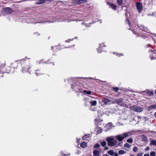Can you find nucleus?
Returning <instances> with one entry per match:
<instances>
[{"label":"nucleus","instance_id":"nucleus-16","mask_svg":"<svg viewBox=\"0 0 156 156\" xmlns=\"http://www.w3.org/2000/svg\"><path fill=\"white\" fill-rule=\"evenodd\" d=\"M100 153V152L98 151L95 150L93 151L94 156H99Z\"/></svg>","mask_w":156,"mask_h":156},{"label":"nucleus","instance_id":"nucleus-15","mask_svg":"<svg viewBox=\"0 0 156 156\" xmlns=\"http://www.w3.org/2000/svg\"><path fill=\"white\" fill-rule=\"evenodd\" d=\"M147 93V95H151L153 94V92L152 91H149L146 90L145 91H143L140 92L141 94H144V93Z\"/></svg>","mask_w":156,"mask_h":156},{"label":"nucleus","instance_id":"nucleus-30","mask_svg":"<svg viewBox=\"0 0 156 156\" xmlns=\"http://www.w3.org/2000/svg\"><path fill=\"white\" fill-rule=\"evenodd\" d=\"M117 2L119 5H121L122 4V0H117Z\"/></svg>","mask_w":156,"mask_h":156},{"label":"nucleus","instance_id":"nucleus-39","mask_svg":"<svg viewBox=\"0 0 156 156\" xmlns=\"http://www.w3.org/2000/svg\"><path fill=\"white\" fill-rule=\"evenodd\" d=\"M113 89L116 92L118 91L119 90V88L117 87H113Z\"/></svg>","mask_w":156,"mask_h":156},{"label":"nucleus","instance_id":"nucleus-17","mask_svg":"<svg viewBox=\"0 0 156 156\" xmlns=\"http://www.w3.org/2000/svg\"><path fill=\"white\" fill-rule=\"evenodd\" d=\"M148 108L149 110L156 108V104L151 105L150 106L148 107Z\"/></svg>","mask_w":156,"mask_h":156},{"label":"nucleus","instance_id":"nucleus-33","mask_svg":"<svg viewBox=\"0 0 156 156\" xmlns=\"http://www.w3.org/2000/svg\"><path fill=\"white\" fill-rule=\"evenodd\" d=\"M124 147L129 148L131 146L128 143H126L124 145Z\"/></svg>","mask_w":156,"mask_h":156},{"label":"nucleus","instance_id":"nucleus-12","mask_svg":"<svg viewBox=\"0 0 156 156\" xmlns=\"http://www.w3.org/2000/svg\"><path fill=\"white\" fill-rule=\"evenodd\" d=\"M116 142L117 140H116L113 141L108 142V144L109 146H112L116 144Z\"/></svg>","mask_w":156,"mask_h":156},{"label":"nucleus","instance_id":"nucleus-52","mask_svg":"<svg viewBox=\"0 0 156 156\" xmlns=\"http://www.w3.org/2000/svg\"><path fill=\"white\" fill-rule=\"evenodd\" d=\"M102 156H109L108 155H107V154H105L103 155Z\"/></svg>","mask_w":156,"mask_h":156},{"label":"nucleus","instance_id":"nucleus-54","mask_svg":"<svg viewBox=\"0 0 156 156\" xmlns=\"http://www.w3.org/2000/svg\"><path fill=\"white\" fill-rule=\"evenodd\" d=\"M46 1H49V2H51L52 1H53V0H46Z\"/></svg>","mask_w":156,"mask_h":156},{"label":"nucleus","instance_id":"nucleus-4","mask_svg":"<svg viewBox=\"0 0 156 156\" xmlns=\"http://www.w3.org/2000/svg\"><path fill=\"white\" fill-rule=\"evenodd\" d=\"M12 12V10L11 8L7 7L4 8L2 11V13L4 15L10 14Z\"/></svg>","mask_w":156,"mask_h":156},{"label":"nucleus","instance_id":"nucleus-43","mask_svg":"<svg viewBox=\"0 0 156 156\" xmlns=\"http://www.w3.org/2000/svg\"><path fill=\"white\" fill-rule=\"evenodd\" d=\"M114 156H118V154L117 153V152H116L114 154Z\"/></svg>","mask_w":156,"mask_h":156},{"label":"nucleus","instance_id":"nucleus-29","mask_svg":"<svg viewBox=\"0 0 156 156\" xmlns=\"http://www.w3.org/2000/svg\"><path fill=\"white\" fill-rule=\"evenodd\" d=\"M102 129H101L100 128H98L97 130V134H99L100 133H101L102 132Z\"/></svg>","mask_w":156,"mask_h":156},{"label":"nucleus","instance_id":"nucleus-36","mask_svg":"<svg viewBox=\"0 0 156 156\" xmlns=\"http://www.w3.org/2000/svg\"><path fill=\"white\" fill-rule=\"evenodd\" d=\"M140 27L141 30H144V31H145L144 30V29H145L143 25H140Z\"/></svg>","mask_w":156,"mask_h":156},{"label":"nucleus","instance_id":"nucleus-37","mask_svg":"<svg viewBox=\"0 0 156 156\" xmlns=\"http://www.w3.org/2000/svg\"><path fill=\"white\" fill-rule=\"evenodd\" d=\"M6 69L8 70H9L8 71L7 70L6 71V72L8 73H10V72L11 71V70H9V69H10V67H8L7 68H6Z\"/></svg>","mask_w":156,"mask_h":156},{"label":"nucleus","instance_id":"nucleus-34","mask_svg":"<svg viewBox=\"0 0 156 156\" xmlns=\"http://www.w3.org/2000/svg\"><path fill=\"white\" fill-rule=\"evenodd\" d=\"M138 150V149L137 147H134L133 149V151L134 152H137Z\"/></svg>","mask_w":156,"mask_h":156},{"label":"nucleus","instance_id":"nucleus-25","mask_svg":"<svg viewBox=\"0 0 156 156\" xmlns=\"http://www.w3.org/2000/svg\"><path fill=\"white\" fill-rule=\"evenodd\" d=\"M83 92L84 93L88 95H90L91 94V91H87L86 90H83Z\"/></svg>","mask_w":156,"mask_h":156},{"label":"nucleus","instance_id":"nucleus-21","mask_svg":"<svg viewBox=\"0 0 156 156\" xmlns=\"http://www.w3.org/2000/svg\"><path fill=\"white\" fill-rule=\"evenodd\" d=\"M87 146V144L86 143L83 142L80 144V146L83 148Z\"/></svg>","mask_w":156,"mask_h":156},{"label":"nucleus","instance_id":"nucleus-11","mask_svg":"<svg viewBox=\"0 0 156 156\" xmlns=\"http://www.w3.org/2000/svg\"><path fill=\"white\" fill-rule=\"evenodd\" d=\"M112 125L111 123H109L106 126V131H107L112 128Z\"/></svg>","mask_w":156,"mask_h":156},{"label":"nucleus","instance_id":"nucleus-32","mask_svg":"<svg viewBox=\"0 0 156 156\" xmlns=\"http://www.w3.org/2000/svg\"><path fill=\"white\" fill-rule=\"evenodd\" d=\"M127 142L129 143H132L133 141V140L132 138H130L129 139H128L127 140Z\"/></svg>","mask_w":156,"mask_h":156},{"label":"nucleus","instance_id":"nucleus-45","mask_svg":"<svg viewBox=\"0 0 156 156\" xmlns=\"http://www.w3.org/2000/svg\"><path fill=\"white\" fill-rule=\"evenodd\" d=\"M142 153H139L137 154V156H142Z\"/></svg>","mask_w":156,"mask_h":156},{"label":"nucleus","instance_id":"nucleus-23","mask_svg":"<svg viewBox=\"0 0 156 156\" xmlns=\"http://www.w3.org/2000/svg\"><path fill=\"white\" fill-rule=\"evenodd\" d=\"M109 5L113 9L115 10L116 9V7L115 5L112 3H109Z\"/></svg>","mask_w":156,"mask_h":156},{"label":"nucleus","instance_id":"nucleus-60","mask_svg":"<svg viewBox=\"0 0 156 156\" xmlns=\"http://www.w3.org/2000/svg\"><path fill=\"white\" fill-rule=\"evenodd\" d=\"M100 23H101V20H100Z\"/></svg>","mask_w":156,"mask_h":156},{"label":"nucleus","instance_id":"nucleus-64","mask_svg":"<svg viewBox=\"0 0 156 156\" xmlns=\"http://www.w3.org/2000/svg\"><path fill=\"white\" fill-rule=\"evenodd\" d=\"M27 59H29L30 58H27Z\"/></svg>","mask_w":156,"mask_h":156},{"label":"nucleus","instance_id":"nucleus-55","mask_svg":"<svg viewBox=\"0 0 156 156\" xmlns=\"http://www.w3.org/2000/svg\"><path fill=\"white\" fill-rule=\"evenodd\" d=\"M118 55L119 56H120V55L119 54H117V55Z\"/></svg>","mask_w":156,"mask_h":156},{"label":"nucleus","instance_id":"nucleus-35","mask_svg":"<svg viewBox=\"0 0 156 156\" xmlns=\"http://www.w3.org/2000/svg\"><path fill=\"white\" fill-rule=\"evenodd\" d=\"M156 153L154 151H152L150 153L151 156H155Z\"/></svg>","mask_w":156,"mask_h":156},{"label":"nucleus","instance_id":"nucleus-56","mask_svg":"<svg viewBox=\"0 0 156 156\" xmlns=\"http://www.w3.org/2000/svg\"><path fill=\"white\" fill-rule=\"evenodd\" d=\"M155 14H154V15L155 16V17H156V12L155 13Z\"/></svg>","mask_w":156,"mask_h":156},{"label":"nucleus","instance_id":"nucleus-50","mask_svg":"<svg viewBox=\"0 0 156 156\" xmlns=\"http://www.w3.org/2000/svg\"><path fill=\"white\" fill-rule=\"evenodd\" d=\"M154 116H155V118L156 119V112H155L154 113Z\"/></svg>","mask_w":156,"mask_h":156},{"label":"nucleus","instance_id":"nucleus-14","mask_svg":"<svg viewBox=\"0 0 156 156\" xmlns=\"http://www.w3.org/2000/svg\"><path fill=\"white\" fill-rule=\"evenodd\" d=\"M114 137H115L114 136H108L107 137L106 140L107 142L114 141L115 140L114 139Z\"/></svg>","mask_w":156,"mask_h":156},{"label":"nucleus","instance_id":"nucleus-42","mask_svg":"<svg viewBox=\"0 0 156 156\" xmlns=\"http://www.w3.org/2000/svg\"><path fill=\"white\" fill-rule=\"evenodd\" d=\"M38 70H36L35 72V73L36 74L37 76H38V72H38Z\"/></svg>","mask_w":156,"mask_h":156},{"label":"nucleus","instance_id":"nucleus-8","mask_svg":"<svg viewBox=\"0 0 156 156\" xmlns=\"http://www.w3.org/2000/svg\"><path fill=\"white\" fill-rule=\"evenodd\" d=\"M136 5L138 12L139 13H140L143 9L142 4L139 2H137L136 3Z\"/></svg>","mask_w":156,"mask_h":156},{"label":"nucleus","instance_id":"nucleus-61","mask_svg":"<svg viewBox=\"0 0 156 156\" xmlns=\"http://www.w3.org/2000/svg\"><path fill=\"white\" fill-rule=\"evenodd\" d=\"M155 93L156 94V91H155Z\"/></svg>","mask_w":156,"mask_h":156},{"label":"nucleus","instance_id":"nucleus-18","mask_svg":"<svg viewBox=\"0 0 156 156\" xmlns=\"http://www.w3.org/2000/svg\"><path fill=\"white\" fill-rule=\"evenodd\" d=\"M116 101L117 103L119 105H121L123 103V100L121 98H119V99L117 100Z\"/></svg>","mask_w":156,"mask_h":156},{"label":"nucleus","instance_id":"nucleus-6","mask_svg":"<svg viewBox=\"0 0 156 156\" xmlns=\"http://www.w3.org/2000/svg\"><path fill=\"white\" fill-rule=\"evenodd\" d=\"M150 54V57L151 60L156 58V51L154 50H151L149 51Z\"/></svg>","mask_w":156,"mask_h":156},{"label":"nucleus","instance_id":"nucleus-41","mask_svg":"<svg viewBox=\"0 0 156 156\" xmlns=\"http://www.w3.org/2000/svg\"><path fill=\"white\" fill-rule=\"evenodd\" d=\"M150 150V147H147L145 149V150L146 151H148Z\"/></svg>","mask_w":156,"mask_h":156},{"label":"nucleus","instance_id":"nucleus-20","mask_svg":"<svg viewBox=\"0 0 156 156\" xmlns=\"http://www.w3.org/2000/svg\"><path fill=\"white\" fill-rule=\"evenodd\" d=\"M90 103L92 106H95L97 104V101H96L94 100L93 101H90Z\"/></svg>","mask_w":156,"mask_h":156},{"label":"nucleus","instance_id":"nucleus-19","mask_svg":"<svg viewBox=\"0 0 156 156\" xmlns=\"http://www.w3.org/2000/svg\"><path fill=\"white\" fill-rule=\"evenodd\" d=\"M142 140L144 142H146L147 140V137L144 135L141 136Z\"/></svg>","mask_w":156,"mask_h":156},{"label":"nucleus","instance_id":"nucleus-27","mask_svg":"<svg viewBox=\"0 0 156 156\" xmlns=\"http://www.w3.org/2000/svg\"><path fill=\"white\" fill-rule=\"evenodd\" d=\"M126 153V151L123 150H120L119 151L118 153L120 154H123Z\"/></svg>","mask_w":156,"mask_h":156},{"label":"nucleus","instance_id":"nucleus-48","mask_svg":"<svg viewBox=\"0 0 156 156\" xmlns=\"http://www.w3.org/2000/svg\"><path fill=\"white\" fill-rule=\"evenodd\" d=\"M73 40V39H72V40H71V39H69V40H68L66 41V42H70L71 41H72V40Z\"/></svg>","mask_w":156,"mask_h":156},{"label":"nucleus","instance_id":"nucleus-59","mask_svg":"<svg viewBox=\"0 0 156 156\" xmlns=\"http://www.w3.org/2000/svg\"><path fill=\"white\" fill-rule=\"evenodd\" d=\"M89 78L91 79H94L93 78Z\"/></svg>","mask_w":156,"mask_h":156},{"label":"nucleus","instance_id":"nucleus-7","mask_svg":"<svg viewBox=\"0 0 156 156\" xmlns=\"http://www.w3.org/2000/svg\"><path fill=\"white\" fill-rule=\"evenodd\" d=\"M73 3L75 4H80L85 3L87 0H73Z\"/></svg>","mask_w":156,"mask_h":156},{"label":"nucleus","instance_id":"nucleus-31","mask_svg":"<svg viewBox=\"0 0 156 156\" xmlns=\"http://www.w3.org/2000/svg\"><path fill=\"white\" fill-rule=\"evenodd\" d=\"M100 146L98 144H96L94 146V148H97L100 147Z\"/></svg>","mask_w":156,"mask_h":156},{"label":"nucleus","instance_id":"nucleus-53","mask_svg":"<svg viewBox=\"0 0 156 156\" xmlns=\"http://www.w3.org/2000/svg\"><path fill=\"white\" fill-rule=\"evenodd\" d=\"M24 65H25V68H24V69H26V68L27 69V67L26 66H27V65H25V64H24Z\"/></svg>","mask_w":156,"mask_h":156},{"label":"nucleus","instance_id":"nucleus-44","mask_svg":"<svg viewBox=\"0 0 156 156\" xmlns=\"http://www.w3.org/2000/svg\"><path fill=\"white\" fill-rule=\"evenodd\" d=\"M65 21L66 22H69L71 21V20H69L66 19L65 20Z\"/></svg>","mask_w":156,"mask_h":156},{"label":"nucleus","instance_id":"nucleus-62","mask_svg":"<svg viewBox=\"0 0 156 156\" xmlns=\"http://www.w3.org/2000/svg\"><path fill=\"white\" fill-rule=\"evenodd\" d=\"M130 156H134L133 155H131Z\"/></svg>","mask_w":156,"mask_h":156},{"label":"nucleus","instance_id":"nucleus-51","mask_svg":"<svg viewBox=\"0 0 156 156\" xmlns=\"http://www.w3.org/2000/svg\"><path fill=\"white\" fill-rule=\"evenodd\" d=\"M127 22L128 23L129 25H130L129 22V20H127Z\"/></svg>","mask_w":156,"mask_h":156},{"label":"nucleus","instance_id":"nucleus-10","mask_svg":"<svg viewBox=\"0 0 156 156\" xmlns=\"http://www.w3.org/2000/svg\"><path fill=\"white\" fill-rule=\"evenodd\" d=\"M115 137L119 141H122L124 138L122 134L121 135L116 136Z\"/></svg>","mask_w":156,"mask_h":156},{"label":"nucleus","instance_id":"nucleus-47","mask_svg":"<svg viewBox=\"0 0 156 156\" xmlns=\"http://www.w3.org/2000/svg\"><path fill=\"white\" fill-rule=\"evenodd\" d=\"M144 156H150L149 154H145L144 155Z\"/></svg>","mask_w":156,"mask_h":156},{"label":"nucleus","instance_id":"nucleus-46","mask_svg":"<svg viewBox=\"0 0 156 156\" xmlns=\"http://www.w3.org/2000/svg\"><path fill=\"white\" fill-rule=\"evenodd\" d=\"M2 71L0 69V74H2L1 75V76L2 77V76H3V75H2Z\"/></svg>","mask_w":156,"mask_h":156},{"label":"nucleus","instance_id":"nucleus-38","mask_svg":"<svg viewBox=\"0 0 156 156\" xmlns=\"http://www.w3.org/2000/svg\"><path fill=\"white\" fill-rule=\"evenodd\" d=\"M46 1V0H40V4L45 3Z\"/></svg>","mask_w":156,"mask_h":156},{"label":"nucleus","instance_id":"nucleus-26","mask_svg":"<svg viewBox=\"0 0 156 156\" xmlns=\"http://www.w3.org/2000/svg\"><path fill=\"white\" fill-rule=\"evenodd\" d=\"M103 44H100V46L97 49V51L98 53H101V51H99V49L101 50V47H102V46H103L104 45Z\"/></svg>","mask_w":156,"mask_h":156},{"label":"nucleus","instance_id":"nucleus-9","mask_svg":"<svg viewBox=\"0 0 156 156\" xmlns=\"http://www.w3.org/2000/svg\"><path fill=\"white\" fill-rule=\"evenodd\" d=\"M27 58H25L24 59H21V60H16L15 61V62H13V63H12L11 64V66H12V67H13V68L14 69V68H16L17 66V63H16V62H18V61H26V59Z\"/></svg>","mask_w":156,"mask_h":156},{"label":"nucleus","instance_id":"nucleus-58","mask_svg":"<svg viewBox=\"0 0 156 156\" xmlns=\"http://www.w3.org/2000/svg\"><path fill=\"white\" fill-rule=\"evenodd\" d=\"M85 136H84V137H83V138L84 139V138H85Z\"/></svg>","mask_w":156,"mask_h":156},{"label":"nucleus","instance_id":"nucleus-1","mask_svg":"<svg viewBox=\"0 0 156 156\" xmlns=\"http://www.w3.org/2000/svg\"><path fill=\"white\" fill-rule=\"evenodd\" d=\"M72 88L76 92H82L83 91V88L75 83L72 85Z\"/></svg>","mask_w":156,"mask_h":156},{"label":"nucleus","instance_id":"nucleus-24","mask_svg":"<svg viewBox=\"0 0 156 156\" xmlns=\"http://www.w3.org/2000/svg\"><path fill=\"white\" fill-rule=\"evenodd\" d=\"M150 144L151 145L156 146V141L154 140H151Z\"/></svg>","mask_w":156,"mask_h":156},{"label":"nucleus","instance_id":"nucleus-63","mask_svg":"<svg viewBox=\"0 0 156 156\" xmlns=\"http://www.w3.org/2000/svg\"><path fill=\"white\" fill-rule=\"evenodd\" d=\"M121 55H122V54H121Z\"/></svg>","mask_w":156,"mask_h":156},{"label":"nucleus","instance_id":"nucleus-3","mask_svg":"<svg viewBox=\"0 0 156 156\" xmlns=\"http://www.w3.org/2000/svg\"><path fill=\"white\" fill-rule=\"evenodd\" d=\"M26 66L27 67V69L26 68V69H24V68L25 67V66L24 65H22V69L21 70V72L24 73L27 72L30 74V73L29 71V69H30V67L29 65Z\"/></svg>","mask_w":156,"mask_h":156},{"label":"nucleus","instance_id":"nucleus-49","mask_svg":"<svg viewBox=\"0 0 156 156\" xmlns=\"http://www.w3.org/2000/svg\"><path fill=\"white\" fill-rule=\"evenodd\" d=\"M45 22H48V23H50V22H50V21H46V22H42L41 23H45Z\"/></svg>","mask_w":156,"mask_h":156},{"label":"nucleus","instance_id":"nucleus-5","mask_svg":"<svg viewBox=\"0 0 156 156\" xmlns=\"http://www.w3.org/2000/svg\"><path fill=\"white\" fill-rule=\"evenodd\" d=\"M131 110L137 112H141L143 110V108L140 107L133 106L130 107Z\"/></svg>","mask_w":156,"mask_h":156},{"label":"nucleus","instance_id":"nucleus-13","mask_svg":"<svg viewBox=\"0 0 156 156\" xmlns=\"http://www.w3.org/2000/svg\"><path fill=\"white\" fill-rule=\"evenodd\" d=\"M123 136V137L124 138L128 137L132 135V133L130 132H128L124 133L122 134Z\"/></svg>","mask_w":156,"mask_h":156},{"label":"nucleus","instance_id":"nucleus-2","mask_svg":"<svg viewBox=\"0 0 156 156\" xmlns=\"http://www.w3.org/2000/svg\"><path fill=\"white\" fill-rule=\"evenodd\" d=\"M102 102L105 105H110L114 104L115 101H112L108 98H105L102 99Z\"/></svg>","mask_w":156,"mask_h":156},{"label":"nucleus","instance_id":"nucleus-40","mask_svg":"<svg viewBox=\"0 0 156 156\" xmlns=\"http://www.w3.org/2000/svg\"><path fill=\"white\" fill-rule=\"evenodd\" d=\"M91 24V23H90L88 24H85V25L86 27H90V25Z\"/></svg>","mask_w":156,"mask_h":156},{"label":"nucleus","instance_id":"nucleus-28","mask_svg":"<svg viewBox=\"0 0 156 156\" xmlns=\"http://www.w3.org/2000/svg\"><path fill=\"white\" fill-rule=\"evenodd\" d=\"M106 142L104 141L101 142V144L102 147H105L106 145Z\"/></svg>","mask_w":156,"mask_h":156},{"label":"nucleus","instance_id":"nucleus-22","mask_svg":"<svg viewBox=\"0 0 156 156\" xmlns=\"http://www.w3.org/2000/svg\"><path fill=\"white\" fill-rule=\"evenodd\" d=\"M107 153L110 155L112 156H113L114 155V154L115 152L112 150H110L108 151L107 152Z\"/></svg>","mask_w":156,"mask_h":156},{"label":"nucleus","instance_id":"nucleus-57","mask_svg":"<svg viewBox=\"0 0 156 156\" xmlns=\"http://www.w3.org/2000/svg\"><path fill=\"white\" fill-rule=\"evenodd\" d=\"M57 47V46H54L53 48H56Z\"/></svg>","mask_w":156,"mask_h":156}]
</instances>
